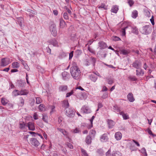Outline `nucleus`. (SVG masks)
<instances>
[{"label": "nucleus", "mask_w": 156, "mask_h": 156, "mask_svg": "<svg viewBox=\"0 0 156 156\" xmlns=\"http://www.w3.org/2000/svg\"><path fill=\"white\" fill-rule=\"evenodd\" d=\"M66 145L67 147H68L69 148L72 149L73 148V145L69 143H67L66 144Z\"/></svg>", "instance_id": "bf43d9fd"}, {"label": "nucleus", "mask_w": 156, "mask_h": 156, "mask_svg": "<svg viewBox=\"0 0 156 156\" xmlns=\"http://www.w3.org/2000/svg\"><path fill=\"white\" fill-rule=\"evenodd\" d=\"M128 3L130 6H131L134 4L133 1L132 0H130L128 1Z\"/></svg>", "instance_id": "338daca9"}, {"label": "nucleus", "mask_w": 156, "mask_h": 156, "mask_svg": "<svg viewBox=\"0 0 156 156\" xmlns=\"http://www.w3.org/2000/svg\"><path fill=\"white\" fill-rule=\"evenodd\" d=\"M57 129L59 131L62 133L64 135L66 136L68 135V133L65 129L59 128H58Z\"/></svg>", "instance_id": "c85d7f7f"}, {"label": "nucleus", "mask_w": 156, "mask_h": 156, "mask_svg": "<svg viewBox=\"0 0 156 156\" xmlns=\"http://www.w3.org/2000/svg\"><path fill=\"white\" fill-rule=\"evenodd\" d=\"M151 31L152 28L151 26L146 25L142 27L141 32L143 34L147 35L151 33Z\"/></svg>", "instance_id": "f03ea898"}, {"label": "nucleus", "mask_w": 156, "mask_h": 156, "mask_svg": "<svg viewBox=\"0 0 156 156\" xmlns=\"http://www.w3.org/2000/svg\"><path fill=\"white\" fill-rule=\"evenodd\" d=\"M69 106V103L67 100H64L62 102V106L65 108L66 109L68 108V107Z\"/></svg>", "instance_id": "b1692460"}, {"label": "nucleus", "mask_w": 156, "mask_h": 156, "mask_svg": "<svg viewBox=\"0 0 156 156\" xmlns=\"http://www.w3.org/2000/svg\"><path fill=\"white\" fill-rule=\"evenodd\" d=\"M108 138L107 134L105 133L101 137V140L102 142H104L107 141Z\"/></svg>", "instance_id": "f3484780"}, {"label": "nucleus", "mask_w": 156, "mask_h": 156, "mask_svg": "<svg viewBox=\"0 0 156 156\" xmlns=\"http://www.w3.org/2000/svg\"><path fill=\"white\" fill-rule=\"evenodd\" d=\"M105 79L109 84L111 85L114 83L113 79L111 77H106Z\"/></svg>", "instance_id": "bb28decb"}, {"label": "nucleus", "mask_w": 156, "mask_h": 156, "mask_svg": "<svg viewBox=\"0 0 156 156\" xmlns=\"http://www.w3.org/2000/svg\"><path fill=\"white\" fill-rule=\"evenodd\" d=\"M12 65L13 68H17L19 66V64L17 62H13Z\"/></svg>", "instance_id": "a19ab883"}, {"label": "nucleus", "mask_w": 156, "mask_h": 156, "mask_svg": "<svg viewBox=\"0 0 156 156\" xmlns=\"http://www.w3.org/2000/svg\"><path fill=\"white\" fill-rule=\"evenodd\" d=\"M141 152L143 154H144L145 156H147V154L146 149L145 148H144V147L143 148L141 149Z\"/></svg>", "instance_id": "864d4df0"}, {"label": "nucleus", "mask_w": 156, "mask_h": 156, "mask_svg": "<svg viewBox=\"0 0 156 156\" xmlns=\"http://www.w3.org/2000/svg\"><path fill=\"white\" fill-rule=\"evenodd\" d=\"M113 109L114 111L116 112H119V114H120V113L122 112L121 108L118 106L116 105H115L113 106Z\"/></svg>", "instance_id": "dca6fc26"}, {"label": "nucleus", "mask_w": 156, "mask_h": 156, "mask_svg": "<svg viewBox=\"0 0 156 156\" xmlns=\"http://www.w3.org/2000/svg\"><path fill=\"white\" fill-rule=\"evenodd\" d=\"M49 43L51 44H52L54 46H58V43L55 39H53L50 41Z\"/></svg>", "instance_id": "4be33fe9"}, {"label": "nucleus", "mask_w": 156, "mask_h": 156, "mask_svg": "<svg viewBox=\"0 0 156 156\" xmlns=\"http://www.w3.org/2000/svg\"><path fill=\"white\" fill-rule=\"evenodd\" d=\"M63 16L65 20H67L69 19V16L68 13L66 12L64 13Z\"/></svg>", "instance_id": "a18cd8bd"}, {"label": "nucleus", "mask_w": 156, "mask_h": 156, "mask_svg": "<svg viewBox=\"0 0 156 156\" xmlns=\"http://www.w3.org/2000/svg\"><path fill=\"white\" fill-rule=\"evenodd\" d=\"M98 44L99 47L100 49H104L107 47L106 44L103 41H101L99 42Z\"/></svg>", "instance_id": "ddd939ff"}, {"label": "nucleus", "mask_w": 156, "mask_h": 156, "mask_svg": "<svg viewBox=\"0 0 156 156\" xmlns=\"http://www.w3.org/2000/svg\"><path fill=\"white\" fill-rule=\"evenodd\" d=\"M24 101L22 97H20L19 98V105L21 106H22L24 104Z\"/></svg>", "instance_id": "f704fd0d"}, {"label": "nucleus", "mask_w": 156, "mask_h": 156, "mask_svg": "<svg viewBox=\"0 0 156 156\" xmlns=\"http://www.w3.org/2000/svg\"><path fill=\"white\" fill-rule=\"evenodd\" d=\"M66 11L69 13V15H71L72 14L71 11L67 7L65 6V7Z\"/></svg>", "instance_id": "e2e57ef3"}, {"label": "nucleus", "mask_w": 156, "mask_h": 156, "mask_svg": "<svg viewBox=\"0 0 156 156\" xmlns=\"http://www.w3.org/2000/svg\"><path fill=\"white\" fill-rule=\"evenodd\" d=\"M9 101L7 99L5 98H1V102L2 104L3 105H6Z\"/></svg>", "instance_id": "7c9ffc66"}, {"label": "nucleus", "mask_w": 156, "mask_h": 156, "mask_svg": "<svg viewBox=\"0 0 156 156\" xmlns=\"http://www.w3.org/2000/svg\"><path fill=\"white\" fill-rule=\"evenodd\" d=\"M85 142L87 144H90L91 142V137L90 135L87 136L85 140Z\"/></svg>", "instance_id": "5701e85b"}, {"label": "nucleus", "mask_w": 156, "mask_h": 156, "mask_svg": "<svg viewBox=\"0 0 156 156\" xmlns=\"http://www.w3.org/2000/svg\"><path fill=\"white\" fill-rule=\"evenodd\" d=\"M97 153L99 155H102L104 153V152L101 149H98L97 151Z\"/></svg>", "instance_id": "de8ad7c7"}, {"label": "nucleus", "mask_w": 156, "mask_h": 156, "mask_svg": "<svg viewBox=\"0 0 156 156\" xmlns=\"http://www.w3.org/2000/svg\"><path fill=\"white\" fill-rule=\"evenodd\" d=\"M141 65L142 64L140 61L138 60L135 61L132 64L133 66L137 69L140 68Z\"/></svg>", "instance_id": "39448f33"}, {"label": "nucleus", "mask_w": 156, "mask_h": 156, "mask_svg": "<svg viewBox=\"0 0 156 156\" xmlns=\"http://www.w3.org/2000/svg\"><path fill=\"white\" fill-rule=\"evenodd\" d=\"M128 27L129 26H127L124 27L122 28L120 31L122 33V36H125L126 35V30L128 28Z\"/></svg>", "instance_id": "72a5a7b5"}, {"label": "nucleus", "mask_w": 156, "mask_h": 156, "mask_svg": "<svg viewBox=\"0 0 156 156\" xmlns=\"http://www.w3.org/2000/svg\"><path fill=\"white\" fill-rule=\"evenodd\" d=\"M90 60L94 66V65L96 62V59L95 58L93 57H91L90 58Z\"/></svg>", "instance_id": "37998d69"}, {"label": "nucleus", "mask_w": 156, "mask_h": 156, "mask_svg": "<svg viewBox=\"0 0 156 156\" xmlns=\"http://www.w3.org/2000/svg\"><path fill=\"white\" fill-rule=\"evenodd\" d=\"M81 151L82 153L83 156H88V154L85 150L83 149H81Z\"/></svg>", "instance_id": "8fccbe9b"}, {"label": "nucleus", "mask_w": 156, "mask_h": 156, "mask_svg": "<svg viewBox=\"0 0 156 156\" xmlns=\"http://www.w3.org/2000/svg\"><path fill=\"white\" fill-rule=\"evenodd\" d=\"M111 150L109 149L108 151L106 153V156H112L111 154Z\"/></svg>", "instance_id": "69168bd1"}, {"label": "nucleus", "mask_w": 156, "mask_h": 156, "mask_svg": "<svg viewBox=\"0 0 156 156\" xmlns=\"http://www.w3.org/2000/svg\"><path fill=\"white\" fill-rule=\"evenodd\" d=\"M96 134V132L95 130L92 129L90 131L89 134L91 136L94 137Z\"/></svg>", "instance_id": "ea45409f"}, {"label": "nucleus", "mask_w": 156, "mask_h": 156, "mask_svg": "<svg viewBox=\"0 0 156 156\" xmlns=\"http://www.w3.org/2000/svg\"><path fill=\"white\" fill-rule=\"evenodd\" d=\"M68 87L66 85H61L59 88V90L60 91H66L67 90Z\"/></svg>", "instance_id": "cd10ccee"}, {"label": "nucleus", "mask_w": 156, "mask_h": 156, "mask_svg": "<svg viewBox=\"0 0 156 156\" xmlns=\"http://www.w3.org/2000/svg\"><path fill=\"white\" fill-rule=\"evenodd\" d=\"M121 53L124 55H127L129 54L130 51L129 50L122 49L121 50Z\"/></svg>", "instance_id": "58836bf2"}, {"label": "nucleus", "mask_w": 156, "mask_h": 156, "mask_svg": "<svg viewBox=\"0 0 156 156\" xmlns=\"http://www.w3.org/2000/svg\"><path fill=\"white\" fill-rule=\"evenodd\" d=\"M128 101L130 102H133L135 100L133 94L132 93H129L127 96Z\"/></svg>", "instance_id": "9d476101"}, {"label": "nucleus", "mask_w": 156, "mask_h": 156, "mask_svg": "<svg viewBox=\"0 0 156 156\" xmlns=\"http://www.w3.org/2000/svg\"><path fill=\"white\" fill-rule=\"evenodd\" d=\"M99 8H103L104 9H107V7L105 5V4L103 3L99 7Z\"/></svg>", "instance_id": "052dcab7"}, {"label": "nucleus", "mask_w": 156, "mask_h": 156, "mask_svg": "<svg viewBox=\"0 0 156 156\" xmlns=\"http://www.w3.org/2000/svg\"><path fill=\"white\" fill-rule=\"evenodd\" d=\"M120 115L122 116L124 119L126 120L129 118L128 115L126 113H125L123 111H122Z\"/></svg>", "instance_id": "393cba45"}, {"label": "nucleus", "mask_w": 156, "mask_h": 156, "mask_svg": "<svg viewBox=\"0 0 156 156\" xmlns=\"http://www.w3.org/2000/svg\"><path fill=\"white\" fill-rule=\"evenodd\" d=\"M21 95H25L29 93V90L26 89H22L21 90Z\"/></svg>", "instance_id": "473e14b6"}, {"label": "nucleus", "mask_w": 156, "mask_h": 156, "mask_svg": "<svg viewBox=\"0 0 156 156\" xmlns=\"http://www.w3.org/2000/svg\"><path fill=\"white\" fill-rule=\"evenodd\" d=\"M27 127V124H26L24 122H22L20 123L19 127L20 129L23 131H25Z\"/></svg>", "instance_id": "2eb2a0df"}, {"label": "nucleus", "mask_w": 156, "mask_h": 156, "mask_svg": "<svg viewBox=\"0 0 156 156\" xmlns=\"http://www.w3.org/2000/svg\"><path fill=\"white\" fill-rule=\"evenodd\" d=\"M27 126L30 130L34 131L35 130V127L34 123L29 122L27 124Z\"/></svg>", "instance_id": "6e6552de"}, {"label": "nucleus", "mask_w": 156, "mask_h": 156, "mask_svg": "<svg viewBox=\"0 0 156 156\" xmlns=\"http://www.w3.org/2000/svg\"><path fill=\"white\" fill-rule=\"evenodd\" d=\"M62 79L64 80H68L70 77V75L69 73L66 72H64L62 73Z\"/></svg>", "instance_id": "1a4fd4ad"}, {"label": "nucleus", "mask_w": 156, "mask_h": 156, "mask_svg": "<svg viewBox=\"0 0 156 156\" xmlns=\"http://www.w3.org/2000/svg\"><path fill=\"white\" fill-rule=\"evenodd\" d=\"M122 154L121 152L119 151H114L112 154V156H122Z\"/></svg>", "instance_id": "2f4dec72"}, {"label": "nucleus", "mask_w": 156, "mask_h": 156, "mask_svg": "<svg viewBox=\"0 0 156 156\" xmlns=\"http://www.w3.org/2000/svg\"><path fill=\"white\" fill-rule=\"evenodd\" d=\"M138 16V12L136 10H134L132 12V17L134 19L136 18Z\"/></svg>", "instance_id": "c9c22d12"}, {"label": "nucleus", "mask_w": 156, "mask_h": 156, "mask_svg": "<svg viewBox=\"0 0 156 156\" xmlns=\"http://www.w3.org/2000/svg\"><path fill=\"white\" fill-rule=\"evenodd\" d=\"M74 93L73 90H72L70 92L67 93L66 94V97H69L72 95Z\"/></svg>", "instance_id": "09e8293b"}, {"label": "nucleus", "mask_w": 156, "mask_h": 156, "mask_svg": "<svg viewBox=\"0 0 156 156\" xmlns=\"http://www.w3.org/2000/svg\"><path fill=\"white\" fill-rule=\"evenodd\" d=\"M136 75L137 76H143L144 74V72L143 70L140 68L137 69L136 70Z\"/></svg>", "instance_id": "4468645a"}, {"label": "nucleus", "mask_w": 156, "mask_h": 156, "mask_svg": "<svg viewBox=\"0 0 156 156\" xmlns=\"http://www.w3.org/2000/svg\"><path fill=\"white\" fill-rule=\"evenodd\" d=\"M119 9L118 6L116 5L113 6L112 8L111 11L112 12L116 13Z\"/></svg>", "instance_id": "c756f323"}, {"label": "nucleus", "mask_w": 156, "mask_h": 156, "mask_svg": "<svg viewBox=\"0 0 156 156\" xmlns=\"http://www.w3.org/2000/svg\"><path fill=\"white\" fill-rule=\"evenodd\" d=\"M50 30L51 34L54 37L57 35V31L54 25H51L50 27Z\"/></svg>", "instance_id": "0eeeda50"}, {"label": "nucleus", "mask_w": 156, "mask_h": 156, "mask_svg": "<svg viewBox=\"0 0 156 156\" xmlns=\"http://www.w3.org/2000/svg\"><path fill=\"white\" fill-rule=\"evenodd\" d=\"M41 102V99L39 97H37L36 98V103L38 104H40Z\"/></svg>", "instance_id": "603ef678"}, {"label": "nucleus", "mask_w": 156, "mask_h": 156, "mask_svg": "<svg viewBox=\"0 0 156 156\" xmlns=\"http://www.w3.org/2000/svg\"><path fill=\"white\" fill-rule=\"evenodd\" d=\"M108 93L107 92H105L102 96L101 97V98L104 99H105L108 97Z\"/></svg>", "instance_id": "3c124183"}, {"label": "nucleus", "mask_w": 156, "mask_h": 156, "mask_svg": "<svg viewBox=\"0 0 156 156\" xmlns=\"http://www.w3.org/2000/svg\"><path fill=\"white\" fill-rule=\"evenodd\" d=\"M50 108L51 109V110L50 112V113L51 114L53 112L55 111V106L54 105L51 106L50 107Z\"/></svg>", "instance_id": "6e6d98bb"}, {"label": "nucleus", "mask_w": 156, "mask_h": 156, "mask_svg": "<svg viewBox=\"0 0 156 156\" xmlns=\"http://www.w3.org/2000/svg\"><path fill=\"white\" fill-rule=\"evenodd\" d=\"M112 39L113 41H117L121 40L120 38L116 36H114L112 37Z\"/></svg>", "instance_id": "79ce46f5"}, {"label": "nucleus", "mask_w": 156, "mask_h": 156, "mask_svg": "<svg viewBox=\"0 0 156 156\" xmlns=\"http://www.w3.org/2000/svg\"><path fill=\"white\" fill-rule=\"evenodd\" d=\"M48 117L47 115L45 114H42V120L45 122L48 123Z\"/></svg>", "instance_id": "a878e982"}, {"label": "nucleus", "mask_w": 156, "mask_h": 156, "mask_svg": "<svg viewBox=\"0 0 156 156\" xmlns=\"http://www.w3.org/2000/svg\"><path fill=\"white\" fill-rule=\"evenodd\" d=\"M70 71L72 76L74 79L78 80L80 78L81 72L75 62L72 64V66L70 69Z\"/></svg>", "instance_id": "f257e3e1"}, {"label": "nucleus", "mask_w": 156, "mask_h": 156, "mask_svg": "<svg viewBox=\"0 0 156 156\" xmlns=\"http://www.w3.org/2000/svg\"><path fill=\"white\" fill-rule=\"evenodd\" d=\"M82 51L80 50H76L75 51V54L77 56L80 55L82 53Z\"/></svg>", "instance_id": "c03bdc74"}, {"label": "nucleus", "mask_w": 156, "mask_h": 156, "mask_svg": "<svg viewBox=\"0 0 156 156\" xmlns=\"http://www.w3.org/2000/svg\"><path fill=\"white\" fill-rule=\"evenodd\" d=\"M17 22L19 24L21 27H23V18L21 17L17 19Z\"/></svg>", "instance_id": "412c9836"}, {"label": "nucleus", "mask_w": 156, "mask_h": 156, "mask_svg": "<svg viewBox=\"0 0 156 156\" xmlns=\"http://www.w3.org/2000/svg\"><path fill=\"white\" fill-rule=\"evenodd\" d=\"M17 90H15L13 91L12 92V95L13 96L15 97H16L17 96H18V94H17Z\"/></svg>", "instance_id": "5fc2aeb1"}, {"label": "nucleus", "mask_w": 156, "mask_h": 156, "mask_svg": "<svg viewBox=\"0 0 156 156\" xmlns=\"http://www.w3.org/2000/svg\"><path fill=\"white\" fill-rule=\"evenodd\" d=\"M75 111L73 108H67L66 109V114L68 117H73L75 115Z\"/></svg>", "instance_id": "7ed1b4c3"}, {"label": "nucleus", "mask_w": 156, "mask_h": 156, "mask_svg": "<svg viewBox=\"0 0 156 156\" xmlns=\"http://www.w3.org/2000/svg\"><path fill=\"white\" fill-rule=\"evenodd\" d=\"M33 118L35 120H37L38 119V115L36 112L34 113L33 115Z\"/></svg>", "instance_id": "680f3d73"}, {"label": "nucleus", "mask_w": 156, "mask_h": 156, "mask_svg": "<svg viewBox=\"0 0 156 156\" xmlns=\"http://www.w3.org/2000/svg\"><path fill=\"white\" fill-rule=\"evenodd\" d=\"M90 79L94 82H95L97 79V75L95 73H93L89 76Z\"/></svg>", "instance_id": "f8f14e48"}, {"label": "nucleus", "mask_w": 156, "mask_h": 156, "mask_svg": "<svg viewBox=\"0 0 156 156\" xmlns=\"http://www.w3.org/2000/svg\"><path fill=\"white\" fill-rule=\"evenodd\" d=\"M109 128H112L115 124V122L112 120L108 119L107 121Z\"/></svg>", "instance_id": "6ab92c4d"}, {"label": "nucleus", "mask_w": 156, "mask_h": 156, "mask_svg": "<svg viewBox=\"0 0 156 156\" xmlns=\"http://www.w3.org/2000/svg\"><path fill=\"white\" fill-rule=\"evenodd\" d=\"M72 131L74 133H78L80 132V131L79 128H76L74 129H73Z\"/></svg>", "instance_id": "4d7b16f0"}, {"label": "nucleus", "mask_w": 156, "mask_h": 156, "mask_svg": "<svg viewBox=\"0 0 156 156\" xmlns=\"http://www.w3.org/2000/svg\"><path fill=\"white\" fill-rule=\"evenodd\" d=\"M128 78L129 80L132 81H135L137 80V79L134 76H130Z\"/></svg>", "instance_id": "49530a36"}, {"label": "nucleus", "mask_w": 156, "mask_h": 156, "mask_svg": "<svg viewBox=\"0 0 156 156\" xmlns=\"http://www.w3.org/2000/svg\"><path fill=\"white\" fill-rule=\"evenodd\" d=\"M30 143L32 145L36 147H37L40 144L38 140L34 138L30 139Z\"/></svg>", "instance_id": "423d86ee"}, {"label": "nucleus", "mask_w": 156, "mask_h": 156, "mask_svg": "<svg viewBox=\"0 0 156 156\" xmlns=\"http://www.w3.org/2000/svg\"><path fill=\"white\" fill-rule=\"evenodd\" d=\"M81 111L84 113H89L90 112V109L87 106H84L81 109Z\"/></svg>", "instance_id": "9b49d317"}, {"label": "nucleus", "mask_w": 156, "mask_h": 156, "mask_svg": "<svg viewBox=\"0 0 156 156\" xmlns=\"http://www.w3.org/2000/svg\"><path fill=\"white\" fill-rule=\"evenodd\" d=\"M132 32L136 34H138V30L136 27H133L132 28Z\"/></svg>", "instance_id": "e433bc0d"}, {"label": "nucleus", "mask_w": 156, "mask_h": 156, "mask_svg": "<svg viewBox=\"0 0 156 156\" xmlns=\"http://www.w3.org/2000/svg\"><path fill=\"white\" fill-rule=\"evenodd\" d=\"M122 135L120 132H116L115 134V138L117 140H120L122 138Z\"/></svg>", "instance_id": "aec40b11"}, {"label": "nucleus", "mask_w": 156, "mask_h": 156, "mask_svg": "<svg viewBox=\"0 0 156 156\" xmlns=\"http://www.w3.org/2000/svg\"><path fill=\"white\" fill-rule=\"evenodd\" d=\"M76 35L75 34H71V37L72 38V39L74 40L76 38Z\"/></svg>", "instance_id": "774afa93"}, {"label": "nucleus", "mask_w": 156, "mask_h": 156, "mask_svg": "<svg viewBox=\"0 0 156 156\" xmlns=\"http://www.w3.org/2000/svg\"><path fill=\"white\" fill-rule=\"evenodd\" d=\"M38 108L40 111H44L45 110V106L43 104H41L39 105Z\"/></svg>", "instance_id": "4c0bfd02"}, {"label": "nucleus", "mask_w": 156, "mask_h": 156, "mask_svg": "<svg viewBox=\"0 0 156 156\" xmlns=\"http://www.w3.org/2000/svg\"><path fill=\"white\" fill-rule=\"evenodd\" d=\"M37 123L40 127H42L43 126V124L42 123L41 121L37 122Z\"/></svg>", "instance_id": "13d9d810"}, {"label": "nucleus", "mask_w": 156, "mask_h": 156, "mask_svg": "<svg viewBox=\"0 0 156 156\" xmlns=\"http://www.w3.org/2000/svg\"><path fill=\"white\" fill-rule=\"evenodd\" d=\"M147 131L148 132V133L150 135H152L153 136H155V135H154L153 134L152 132L150 129H147Z\"/></svg>", "instance_id": "0e129e2a"}, {"label": "nucleus", "mask_w": 156, "mask_h": 156, "mask_svg": "<svg viewBox=\"0 0 156 156\" xmlns=\"http://www.w3.org/2000/svg\"><path fill=\"white\" fill-rule=\"evenodd\" d=\"M60 26L61 28H63L65 27L66 24L63 20L61 18L60 19Z\"/></svg>", "instance_id": "a211bd4d"}, {"label": "nucleus", "mask_w": 156, "mask_h": 156, "mask_svg": "<svg viewBox=\"0 0 156 156\" xmlns=\"http://www.w3.org/2000/svg\"><path fill=\"white\" fill-rule=\"evenodd\" d=\"M10 63L9 59L8 58H4L1 59L0 66L2 67H5L8 65Z\"/></svg>", "instance_id": "20e7f679"}]
</instances>
